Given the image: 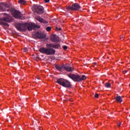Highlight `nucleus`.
<instances>
[{"instance_id":"obj_1","label":"nucleus","mask_w":130,"mask_h":130,"mask_svg":"<svg viewBox=\"0 0 130 130\" xmlns=\"http://www.w3.org/2000/svg\"><path fill=\"white\" fill-rule=\"evenodd\" d=\"M34 28H40V26L36 25L31 23H26L21 25L18 29L20 30H22L23 31H26V30L27 29L28 31H31V30H32V29H34Z\"/></svg>"},{"instance_id":"obj_2","label":"nucleus","mask_w":130,"mask_h":130,"mask_svg":"<svg viewBox=\"0 0 130 130\" xmlns=\"http://www.w3.org/2000/svg\"><path fill=\"white\" fill-rule=\"evenodd\" d=\"M40 52L47 55H52L55 53V50L50 48L42 47L39 49Z\"/></svg>"},{"instance_id":"obj_3","label":"nucleus","mask_w":130,"mask_h":130,"mask_svg":"<svg viewBox=\"0 0 130 130\" xmlns=\"http://www.w3.org/2000/svg\"><path fill=\"white\" fill-rule=\"evenodd\" d=\"M68 77L73 80V81H75V82H80V81H84V80L87 79V77H86L85 75H82V76L81 77L78 75L70 74L68 75Z\"/></svg>"},{"instance_id":"obj_4","label":"nucleus","mask_w":130,"mask_h":130,"mask_svg":"<svg viewBox=\"0 0 130 130\" xmlns=\"http://www.w3.org/2000/svg\"><path fill=\"white\" fill-rule=\"evenodd\" d=\"M57 83L62 86L63 87H66V88H70L71 87V83L69 82V81L63 79L62 78H60L57 80Z\"/></svg>"},{"instance_id":"obj_5","label":"nucleus","mask_w":130,"mask_h":130,"mask_svg":"<svg viewBox=\"0 0 130 130\" xmlns=\"http://www.w3.org/2000/svg\"><path fill=\"white\" fill-rule=\"evenodd\" d=\"M80 8L81 7H80V5H79L77 3H75L72 5V7H68L67 9L68 11H70L71 10L72 11H78V10H79V9H80Z\"/></svg>"},{"instance_id":"obj_6","label":"nucleus","mask_w":130,"mask_h":130,"mask_svg":"<svg viewBox=\"0 0 130 130\" xmlns=\"http://www.w3.org/2000/svg\"><path fill=\"white\" fill-rule=\"evenodd\" d=\"M12 14L16 19H21V13L17 10H13L12 11Z\"/></svg>"},{"instance_id":"obj_7","label":"nucleus","mask_w":130,"mask_h":130,"mask_svg":"<svg viewBox=\"0 0 130 130\" xmlns=\"http://www.w3.org/2000/svg\"><path fill=\"white\" fill-rule=\"evenodd\" d=\"M35 19L40 23H47V21L44 20V19L40 17V16H36Z\"/></svg>"},{"instance_id":"obj_8","label":"nucleus","mask_w":130,"mask_h":130,"mask_svg":"<svg viewBox=\"0 0 130 130\" xmlns=\"http://www.w3.org/2000/svg\"><path fill=\"white\" fill-rule=\"evenodd\" d=\"M50 38L53 42H56V41H57V37L55 35H52Z\"/></svg>"},{"instance_id":"obj_9","label":"nucleus","mask_w":130,"mask_h":130,"mask_svg":"<svg viewBox=\"0 0 130 130\" xmlns=\"http://www.w3.org/2000/svg\"><path fill=\"white\" fill-rule=\"evenodd\" d=\"M37 36L39 39H42V38H45L46 37V35L43 34H37Z\"/></svg>"},{"instance_id":"obj_10","label":"nucleus","mask_w":130,"mask_h":130,"mask_svg":"<svg viewBox=\"0 0 130 130\" xmlns=\"http://www.w3.org/2000/svg\"><path fill=\"white\" fill-rule=\"evenodd\" d=\"M115 99L117 102H118L119 103H121V102H122V97L120 96H116Z\"/></svg>"},{"instance_id":"obj_11","label":"nucleus","mask_w":130,"mask_h":130,"mask_svg":"<svg viewBox=\"0 0 130 130\" xmlns=\"http://www.w3.org/2000/svg\"><path fill=\"white\" fill-rule=\"evenodd\" d=\"M38 13L39 14H42V13H43V7H42V6H38Z\"/></svg>"},{"instance_id":"obj_12","label":"nucleus","mask_w":130,"mask_h":130,"mask_svg":"<svg viewBox=\"0 0 130 130\" xmlns=\"http://www.w3.org/2000/svg\"><path fill=\"white\" fill-rule=\"evenodd\" d=\"M73 68L70 66H66L64 67V70L67 71V72H72L73 71Z\"/></svg>"},{"instance_id":"obj_13","label":"nucleus","mask_w":130,"mask_h":130,"mask_svg":"<svg viewBox=\"0 0 130 130\" xmlns=\"http://www.w3.org/2000/svg\"><path fill=\"white\" fill-rule=\"evenodd\" d=\"M4 21H5V22H12V18L11 16H9L8 18H4Z\"/></svg>"},{"instance_id":"obj_14","label":"nucleus","mask_w":130,"mask_h":130,"mask_svg":"<svg viewBox=\"0 0 130 130\" xmlns=\"http://www.w3.org/2000/svg\"><path fill=\"white\" fill-rule=\"evenodd\" d=\"M18 3L19 4H20V5H25V4H26V1L24 0H19Z\"/></svg>"},{"instance_id":"obj_15","label":"nucleus","mask_w":130,"mask_h":130,"mask_svg":"<svg viewBox=\"0 0 130 130\" xmlns=\"http://www.w3.org/2000/svg\"><path fill=\"white\" fill-rule=\"evenodd\" d=\"M60 45L58 44H55L53 46V48H59Z\"/></svg>"},{"instance_id":"obj_16","label":"nucleus","mask_w":130,"mask_h":130,"mask_svg":"<svg viewBox=\"0 0 130 130\" xmlns=\"http://www.w3.org/2000/svg\"><path fill=\"white\" fill-rule=\"evenodd\" d=\"M105 87H106V88H110V87H111V85L110 83L108 82L106 83Z\"/></svg>"},{"instance_id":"obj_17","label":"nucleus","mask_w":130,"mask_h":130,"mask_svg":"<svg viewBox=\"0 0 130 130\" xmlns=\"http://www.w3.org/2000/svg\"><path fill=\"white\" fill-rule=\"evenodd\" d=\"M56 69H57L58 71H59L60 72H61V71H62V69H63L62 67H59V66H57V67H56Z\"/></svg>"},{"instance_id":"obj_18","label":"nucleus","mask_w":130,"mask_h":130,"mask_svg":"<svg viewBox=\"0 0 130 130\" xmlns=\"http://www.w3.org/2000/svg\"><path fill=\"white\" fill-rule=\"evenodd\" d=\"M53 44H48L46 45L47 47H53Z\"/></svg>"},{"instance_id":"obj_19","label":"nucleus","mask_w":130,"mask_h":130,"mask_svg":"<svg viewBox=\"0 0 130 130\" xmlns=\"http://www.w3.org/2000/svg\"><path fill=\"white\" fill-rule=\"evenodd\" d=\"M46 30H47V31H50V30H51V27L49 26V27H47Z\"/></svg>"},{"instance_id":"obj_20","label":"nucleus","mask_w":130,"mask_h":130,"mask_svg":"<svg viewBox=\"0 0 130 130\" xmlns=\"http://www.w3.org/2000/svg\"><path fill=\"white\" fill-rule=\"evenodd\" d=\"M62 48L64 50H67L68 49V47H67L66 46H63Z\"/></svg>"},{"instance_id":"obj_21","label":"nucleus","mask_w":130,"mask_h":130,"mask_svg":"<svg viewBox=\"0 0 130 130\" xmlns=\"http://www.w3.org/2000/svg\"><path fill=\"white\" fill-rule=\"evenodd\" d=\"M23 51L24 52H27V51H28V49L27 48H25L24 49H23Z\"/></svg>"},{"instance_id":"obj_22","label":"nucleus","mask_w":130,"mask_h":130,"mask_svg":"<svg viewBox=\"0 0 130 130\" xmlns=\"http://www.w3.org/2000/svg\"><path fill=\"white\" fill-rule=\"evenodd\" d=\"M1 24L2 25H7V23L6 22H5V21L1 22Z\"/></svg>"},{"instance_id":"obj_23","label":"nucleus","mask_w":130,"mask_h":130,"mask_svg":"<svg viewBox=\"0 0 130 130\" xmlns=\"http://www.w3.org/2000/svg\"><path fill=\"white\" fill-rule=\"evenodd\" d=\"M99 96V95L98 94H95V95H94V97L95 98H98Z\"/></svg>"},{"instance_id":"obj_24","label":"nucleus","mask_w":130,"mask_h":130,"mask_svg":"<svg viewBox=\"0 0 130 130\" xmlns=\"http://www.w3.org/2000/svg\"><path fill=\"white\" fill-rule=\"evenodd\" d=\"M121 124V123H120V122H118L117 123V126H120V125Z\"/></svg>"},{"instance_id":"obj_25","label":"nucleus","mask_w":130,"mask_h":130,"mask_svg":"<svg viewBox=\"0 0 130 130\" xmlns=\"http://www.w3.org/2000/svg\"><path fill=\"white\" fill-rule=\"evenodd\" d=\"M56 30H57V31H60V30H61V28H57V27H56Z\"/></svg>"},{"instance_id":"obj_26","label":"nucleus","mask_w":130,"mask_h":130,"mask_svg":"<svg viewBox=\"0 0 130 130\" xmlns=\"http://www.w3.org/2000/svg\"><path fill=\"white\" fill-rule=\"evenodd\" d=\"M45 3H49V0H45Z\"/></svg>"},{"instance_id":"obj_27","label":"nucleus","mask_w":130,"mask_h":130,"mask_svg":"<svg viewBox=\"0 0 130 130\" xmlns=\"http://www.w3.org/2000/svg\"><path fill=\"white\" fill-rule=\"evenodd\" d=\"M123 74H125L126 73H127V71H124L123 72Z\"/></svg>"},{"instance_id":"obj_28","label":"nucleus","mask_w":130,"mask_h":130,"mask_svg":"<svg viewBox=\"0 0 130 130\" xmlns=\"http://www.w3.org/2000/svg\"><path fill=\"white\" fill-rule=\"evenodd\" d=\"M120 40H123V37H120Z\"/></svg>"},{"instance_id":"obj_29","label":"nucleus","mask_w":130,"mask_h":130,"mask_svg":"<svg viewBox=\"0 0 130 130\" xmlns=\"http://www.w3.org/2000/svg\"><path fill=\"white\" fill-rule=\"evenodd\" d=\"M94 64H96V63H94Z\"/></svg>"},{"instance_id":"obj_30","label":"nucleus","mask_w":130,"mask_h":130,"mask_svg":"<svg viewBox=\"0 0 130 130\" xmlns=\"http://www.w3.org/2000/svg\"><path fill=\"white\" fill-rule=\"evenodd\" d=\"M37 79H39V78H37Z\"/></svg>"}]
</instances>
